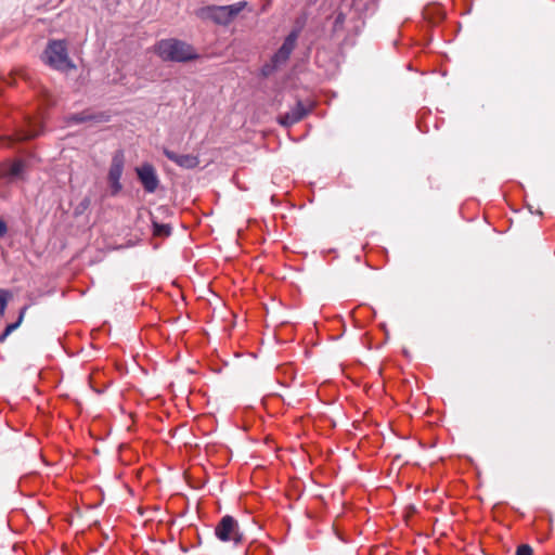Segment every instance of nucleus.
Wrapping results in <instances>:
<instances>
[{
	"mask_svg": "<svg viewBox=\"0 0 555 555\" xmlns=\"http://www.w3.org/2000/svg\"><path fill=\"white\" fill-rule=\"evenodd\" d=\"M343 20H344L343 14H339V15H337V17H336L335 23H336V24H337V23H340V22H343Z\"/></svg>",
	"mask_w": 555,
	"mask_h": 555,
	"instance_id": "a211bd4d",
	"label": "nucleus"
},
{
	"mask_svg": "<svg viewBox=\"0 0 555 555\" xmlns=\"http://www.w3.org/2000/svg\"><path fill=\"white\" fill-rule=\"evenodd\" d=\"M7 306H0V314L3 315L5 311Z\"/></svg>",
	"mask_w": 555,
	"mask_h": 555,
	"instance_id": "6ab92c4d",
	"label": "nucleus"
},
{
	"mask_svg": "<svg viewBox=\"0 0 555 555\" xmlns=\"http://www.w3.org/2000/svg\"><path fill=\"white\" fill-rule=\"evenodd\" d=\"M88 203H89V201H88V199H85V201L82 202V206H87V205H88Z\"/></svg>",
	"mask_w": 555,
	"mask_h": 555,
	"instance_id": "aec40b11",
	"label": "nucleus"
},
{
	"mask_svg": "<svg viewBox=\"0 0 555 555\" xmlns=\"http://www.w3.org/2000/svg\"><path fill=\"white\" fill-rule=\"evenodd\" d=\"M138 180L142 184L146 193H154L158 185L159 179L154 166L150 163H144L135 168Z\"/></svg>",
	"mask_w": 555,
	"mask_h": 555,
	"instance_id": "0eeeda50",
	"label": "nucleus"
},
{
	"mask_svg": "<svg viewBox=\"0 0 555 555\" xmlns=\"http://www.w3.org/2000/svg\"><path fill=\"white\" fill-rule=\"evenodd\" d=\"M42 60L48 66L62 73H66L76 68L75 63L68 55L66 40H49L43 51Z\"/></svg>",
	"mask_w": 555,
	"mask_h": 555,
	"instance_id": "7ed1b4c3",
	"label": "nucleus"
},
{
	"mask_svg": "<svg viewBox=\"0 0 555 555\" xmlns=\"http://www.w3.org/2000/svg\"><path fill=\"white\" fill-rule=\"evenodd\" d=\"M312 107L311 104L306 105L301 100H298L288 112L279 116V124L291 127L302 120L312 111Z\"/></svg>",
	"mask_w": 555,
	"mask_h": 555,
	"instance_id": "6e6552de",
	"label": "nucleus"
},
{
	"mask_svg": "<svg viewBox=\"0 0 555 555\" xmlns=\"http://www.w3.org/2000/svg\"><path fill=\"white\" fill-rule=\"evenodd\" d=\"M25 310H26V307H24L21 310L18 319L15 322L7 325L4 331L0 334V343H3L7 339V337L21 325L23 318H24Z\"/></svg>",
	"mask_w": 555,
	"mask_h": 555,
	"instance_id": "f8f14e48",
	"label": "nucleus"
},
{
	"mask_svg": "<svg viewBox=\"0 0 555 555\" xmlns=\"http://www.w3.org/2000/svg\"><path fill=\"white\" fill-rule=\"evenodd\" d=\"M8 233V225L5 221L0 218V237H3Z\"/></svg>",
	"mask_w": 555,
	"mask_h": 555,
	"instance_id": "f3484780",
	"label": "nucleus"
},
{
	"mask_svg": "<svg viewBox=\"0 0 555 555\" xmlns=\"http://www.w3.org/2000/svg\"><path fill=\"white\" fill-rule=\"evenodd\" d=\"M153 50L164 62L186 63L199 57L192 44L177 38L162 39L154 44Z\"/></svg>",
	"mask_w": 555,
	"mask_h": 555,
	"instance_id": "f257e3e1",
	"label": "nucleus"
},
{
	"mask_svg": "<svg viewBox=\"0 0 555 555\" xmlns=\"http://www.w3.org/2000/svg\"><path fill=\"white\" fill-rule=\"evenodd\" d=\"M215 535L221 542H232L234 546L243 543L244 534L237 520L231 515H224L215 527Z\"/></svg>",
	"mask_w": 555,
	"mask_h": 555,
	"instance_id": "39448f33",
	"label": "nucleus"
},
{
	"mask_svg": "<svg viewBox=\"0 0 555 555\" xmlns=\"http://www.w3.org/2000/svg\"><path fill=\"white\" fill-rule=\"evenodd\" d=\"M301 27H294L289 34L284 38L282 46L278 49V51L270 57L268 62H266L261 68L260 73L262 77H270L278 69L284 66L291 57L292 52L294 51L298 37L300 35Z\"/></svg>",
	"mask_w": 555,
	"mask_h": 555,
	"instance_id": "f03ea898",
	"label": "nucleus"
},
{
	"mask_svg": "<svg viewBox=\"0 0 555 555\" xmlns=\"http://www.w3.org/2000/svg\"><path fill=\"white\" fill-rule=\"evenodd\" d=\"M8 298H9L8 291H4V289L0 288V306H7L8 305Z\"/></svg>",
	"mask_w": 555,
	"mask_h": 555,
	"instance_id": "dca6fc26",
	"label": "nucleus"
},
{
	"mask_svg": "<svg viewBox=\"0 0 555 555\" xmlns=\"http://www.w3.org/2000/svg\"><path fill=\"white\" fill-rule=\"evenodd\" d=\"M247 4V1H238L229 5H208L201 9L199 15L218 25L225 26L230 24Z\"/></svg>",
	"mask_w": 555,
	"mask_h": 555,
	"instance_id": "20e7f679",
	"label": "nucleus"
},
{
	"mask_svg": "<svg viewBox=\"0 0 555 555\" xmlns=\"http://www.w3.org/2000/svg\"><path fill=\"white\" fill-rule=\"evenodd\" d=\"M516 555H532V548L528 544H521L517 547Z\"/></svg>",
	"mask_w": 555,
	"mask_h": 555,
	"instance_id": "2eb2a0df",
	"label": "nucleus"
},
{
	"mask_svg": "<svg viewBox=\"0 0 555 555\" xmlns=\"http://www.w3.org/2000/svg\"><path fill=\"white\" fill-rule=\"evenodd\" d=\"M42 132V127L39 124H29L26 130L20 133L21 140H30L38 137Z\"/></svg>",
	"mask_w": 555,
	"mask_h": 555,
	"instance_id": "9b49d317",
	"label": "nucleus"
},
{
	"mask_svg": "<svg viewBox=\"0 0 555 555\" xmlns=\"http://www.w3.org/2000/svg\"><path fill=\"white\" fill-rule=\"evenodd\" d=\"M163 154L177 166L183 169H194L199 165L197 155L192 154H178L167 147L163 149Z\"/></svg>",
	"mask_w": 555,
	"mask_h": 555,
	"instance_id": "1a4fd4ad",
	"label": "nucleus"
},
{
	"mask_svg": "<svg viewBox=\"0 0 555 555\" xmlns=\"http://www.w3.org/2000/svg\"><path fill=\"white\" fill-rule=\"evenodd\" d=\"M153 234L158 237H167L171 234V227L167 223L153 221Z\"/></svg>",
	"mask_w": 555,
	"mask_h": 555,
	"instance_id": "ddd939ff",
	"label": "nucleus"
},
{
	"mask_svg": "<svg viewBox=\"0 0 555 555\" xmlns=\"http://www.w3.org/2000/svg\"><path fill=\"white\" fill-rule=\"evenodd\" d=\"M24 163L22 160H15L13 164L10 165L7 175L10 178H18L24 172Z\"/></svg>",
	"mask_w": 555,
	"mask_h": 555,
	"instance_id": "4468645a",
	"label": "nucleus"
},
{
	"mask_svg": "<svg viewBox=\"0 0 555 555\" xmlns=\"http://www.w3.org/2000/svg\"><path fill=\"white\" fill-rule=\"evenodd\" d=\"M107 120H108L107 116H105V114H103V113L91 114L88 112H80V113L72 114L67 118V121L69 124H75V125L83 124L87 121H107Z\"/></svg>",
	"mask_w": 555,
	"mask_h": 555,
	"instance_id": "9d476101",
	"label": "nucleus"
},
{
	"mask_svg": "<svg viewBox=\"0 0 555 555\" xmlns=\"http://www.w3.org/2000/svg\"><path fill=\"white\" fill-rule=\"evenodd\" d=\"M125 167V154L122 150H117L113 156L111 166L107 173V182L109 186V193L112 196H116L122 189L120 178Z\"/></svg>",
	"mask_w": 555,
	"mask_h": 555,
	"instance_id": "423d86ee",
	"label": "nucleus"
}]
</instances>
